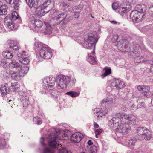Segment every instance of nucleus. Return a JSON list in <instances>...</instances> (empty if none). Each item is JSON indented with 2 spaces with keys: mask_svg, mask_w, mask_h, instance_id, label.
Masks as SVG:
<instances>
[{
  "mask_svg": "<svg viewBox=\"0 0 153 153\" xmlns=\"http://www.w3.org/2000/svg\"><path fill=\"white\" fill-rule=\"evenodd\" d=\"M74 18H77L79 16V13H75L73 15Z\"/></svg>",
  "mask_w": 153,
  "mask_h": 153,
  "instance_id": "0e129e2a",
  "label": "nucleus"
},
{
  "mask_svg": "<svg viewBox=\"0 0 153 153\" xmlns=\"http://www.w3.org/2000/svg\"><path fill=\"white\" fill-rule=\"evenodd\" d=\"M57 79L58 83L57 87L59 89H65L67 85H68V84L67 83H65L61 80H60V79L59 78H58L57 77Z\"/></svg>",
  "mask_w": 153,
  "mask_h": 153,
  "instance_id": "b1692460",
  "label": "nucleus"
},
{
  "mask_svg": "<svg viewBox=\"0 0 153 153\" xmlns=\"http://www.w3.org/2000/svg\"><path fill=\"white\" fill-rule=\"evenodd\" d=\"M43 25V23L42 21L38 19L32 24V26H30V28L34 31L38 32L39 28L42 27Z\"/></svg>",
  "mask_w": 153,
  "mask_h": 153,
  "instance_id": "2eb2a0df",
  "label": "nucleus"
},
{
  "mask_svg": "<svg viewBox=\"0 0 153 153\" xmlns=\"http://www.w3.org/2000/svg\"><path fill=\"white\" fill-rule=\"evenodd\" d=\"M150 70V72L153 74V65L151 67Z\"/></svg>",
  "mask_w": 153,
  "mask_h": 153,
  "instance_id": "774afa93",
  "label": "nucleus"
},
{
  "mask_svg": "<svg viewBox=\"0 0 153 153\" xmlns=\"http://www.w3.org/2000/svg\"><path fill=\"white\" fill-rule=\"evenodd\" d=\"M72 10L74 13H79L81 10V9L78 6H75L73 7Z\"/></svg>",
  "mask_w": 153,
  "mask_h": 153,
  "instance_id": "8fccbe9b",
  "label": "nucleus"
},
{
  "mask_svg": "<svg viewBox=\"0 0 153 153\" xmlns=\"http://www.w3.org/2000/svg\"><path fill=\"white\" fill-rule=\"evenodd\" d=\"M2 55L4 58L8 59H12L13 56L11 52L8 51L3 52Z\"/></svg>",
  "mask_w": 153,
  "mask_h": 153,
  "instance_id": "f704fd0d",
  "label": "nucleus"
},
{
  "mask_svg": "<svg viewBox=\"0 0 153 153\" xmlns=\"http://www.w3.org/2000/svg\"><path fill=\"white\" fill-rule=\"evenodd\" d=\"M111 86L115 87L117 89H120L126 86L124 82L119 79H114L111 84Z\"/></svg>",
  "mask_w": 153,
  "mask_h": 153,
  "instance_id": "ddd939ff",
  "label": "nucleus"
},
{
  "mask_svg": "<svg viewBox=\"0 0 153 153\" xmlns=\"http://www.w3.org/2000/svg\"><path fill=\"white\" fill-rule=\"evenodd\" d=\"M136 9L137 10V11H138L139 13H143L146 10V6L143 4H140L137 5Z\"/></svg>",
  "mask_w": 153,
  "mask_h": 153,
  "instance_id": "c85d7f7f",
  "label": "nucleus"
},
{
  "mask_svg": "<svg viewBox=\"0 0 153 153\" xmlns=\"http://www.w3.org/2000/svg\"><path fill=\"white\" fill-rule=\"evenodd\" d=\"M43 87L45 89L52 90L55 88V79L54 78L50 77L46 78L43 80Z\"/></svg>",
  "mask_w": 153,
  "mask_h": 153,
  "instance_id": "7ed1b4c3",
  "label": "nucleus"
},
{
  "mask_svg": "<svg viewBox=\"0 0 153 153\" xmlns=\"http://www.w3.org/2000/svg\"><path fill=\"white\" fill-rule=\"evenodd\" d=\"M11 76L13 79L19 81L22 76L17 71H13L11 73Z\"/></svg>",
  "mask_w": 153,
  "mask_h": 153,
  "instance_id": "a878e982",
  "label": "nucleus"
},
{
  "mask_svg": "<svg viewBox=\"0 0 153 153\" xmlns=\"http://www.w3.org/2000/svg\"><path fill=\"white\" fill-rule=\"evenodd\" d=\"M39 8L40 10L38 11L37 14L38 15L41 16H44L45 13H47L50 11V9H48V10H45L46 9L42 8V6L41 7H40L39 6L38 9Z\"/></svg>",
  "mask_w": 153,
  "mask_h": 153,
  "instance_id": "72a5a7b5",
  "label": "nucleus"
},
{
  "mask_svg": "<svg viewBox=\"0 0 153 153\" xmlns=\"http://www.w3.org/2000/svg\"><path fill=\"white\" fill-rule=\"evenodd\" d=\"M47 46H45L44 44L40 42H37L34 44V48L37 51H40V49H42L43 48H45Z\"/></svg>",
  "mask_w": 153,
  "mask_h": 153,
  "instance_id": "c756f323",
  "label": "nucleus"
},
{
  "mask_svg": "<svg viewBox=\"0 0 153 153\" xmlns=\"http://www.w3.org/2000/svg\"><path fill=\"white\" fill-rule=\"evenodd\" d=\"M10 85L9 86V89L10 91H14L17 90L19 88V85L18 83L15 82L14 83H10Z\"/></svg>",
  "mask_w": 153,
  "mask_h": 153,
  "instance_id": "c9c22d12",
  "label": "nucleus"
},
{
  "mask_svg": "<svg viewBox=\"0 0 153 153\" xmlns=\"http://www.w3.org/2000/svg\"><path fill=\"white\" fill-rule=\"evenodd\" d=\"M138 11L136 10L132 11L130 14V17L134 21H136L140 18Z\"/></svg>",
  "mask_w": 153,
  "mask_h": 153,
  "instance_id": "393cba45",
  "label": "nucleus"
},
{
  "mask_svg": "<svg viewBox=\"0 0 153 153\" xmlns=\"http://www.w3.org/2000/svg\"><path fill=\"white\" fill-rule=\"evenodd\" d=\"M118 38V36L116 34L114 35L111 38V41L113 42H117Z\"/></svg>",
  "mask_w": 153,
  "mask_h": 153,
  "instance_id": "6e6d98bb",
  "label": "nucleus"
},
{
  "mask_svg": "<svg viewBox=\"0 0 153 153\" xmlns=\"http://www.w3.org/2000/svg\"><path fill=\"white\" fill-rule=\"evenodd\" d=\"M17 55L19 62L22 64L26 65L29 62V60L28 59V56L26 53H21L18 52Z\"/></svg>",
  "mask_w": 153,
  "mask_h": 153,
  "instance_id": "9b49d317",
  "label": "nucleus"
},
{
  "mask_svg": "<svg viewBox=\"0 0 153 153\" xmlns=\"http://www.w3.org/2000/svg\"><path fill=\"white\" fill-rule=\"evenodd\" d=\"M112 7L113 9L114 10H116L119 8H118V4L117 3H114L112 4Z\"/></svg>",
  "mask_w": 153,
  "mask_h": 153,
  "instance_id": "13d9d810",
  "label": "nucleus"
},
{
  "mask_svg": "<svg viewBox=\"0 0 153 153\" xmlns=\"http://www.w3.org/2000/svg\"><path fill=\"white\" fill-rule=\"evenodd\" d=\"M54 12V10H50V13H53V16L55 17H53L51 20L52 24L54 25H57L64 20L66 17V15L64 13L60 14L59 12L56 10Z\"/></svg>",
  "mask_w": 153,
  "mask_h": 153,
  "instance_id": "f03ea898",
  "label": "nucleus"
},
{
  "mask_svg": "<svg viewBox=\"0 0 153 153\" xmlns=\"http://www.w3.org/2000/svg\"><path fill=\"white\" fill-rule=\"evenodd\" d=\"M131 130L130 126L128 123H120V124L115 129L116 134L119 133L123 134H126L128 133Z\"/></svg>",
  "mask_w": 153,
  "mask_h": 153,
  "instance_id": "39448f33",
  "label": "nucleus"
},
{
  "mask_svg": "<svg viewBox=\"0 0 153 153\" xmlns=\"http://www.w3.org/2000/svg\"><path fill=\"white\" fill-rule=\"evenodd\" d=\"M94 127L96 128H97L99 127L98 125L94 121Z\"/></svg>",
  "mask_w": 153,
  "mask_h": 153,
  "instance_id": "69168bd1",
  "label": "nucleus"
},
{
  "mask_svg": "<svg viewBox=\"0 0 153 153\" xmlns=\"http://www.w3.org/2000/svg\"><path fill=\"white\" fill-rule=\"evenodd\" d=\"M136 118H137L135 116L132 114H129L128 121H130V123L134 124L136 122Z\"/></svg>",
  "mask_w": 153,
  "mask_h": 153,
  "instance_id": "a19ab883",
  "label": "nucleus"
},
{
  "mask_svg": "<svg viewBox=\"0 0 153 153\" xmlns=\"http://www.w3.org/2000/svg\"><path fill=\"white\" fill-rule=\"evenodd\" d=\"M39 55L41 57L45 59H49L52 56V53L51 49L47 46L45 48L40 49Z\"/></svg>",
  "mask_w": 153,
  "mask_h": 153,
  "instance_id": "0eeeda50",
  "label": "nucleus"
},
{
  "mask_svg": "<svg viewBox=\"0 0 153 153\" xmlns=\"http://www.w3.org/2000/svg\"><path fill=\"white\" fill-rule=\"evenodd\" d=\"M44 140L43 137L40 138V142L41 144L44 146L42 153H54V151L52 147L50 146H46V144L44 143Z\"/></svg>",
  "mask_w": 153,
  "mask_h": 153,
  "instance_id": "f8f14e48",
  "label": "nucleus"
},
{
  "mask_svg": "<svg viewBox=\"0 0 153 153\" xmlns=\"http://www.w3.org/2000/svg\"><path fill=\"white\" fill-rule=\"evenodd\" d=\"M119 12L120 13H126V10L124 8V7H120L119 8H118Z\"/></svg>",
  "mask_w": 153,
  "mask_h": 153,
  "instance_id": "bf43d9fd",
  "label": "nucleus"
},
{
  "mask_svg": "<svg viewBox=\"0 0 153 153\" xmlns=\"http://www.w3.org/2000/svg\"><path fill=\"white\" fill-rule=\"evenodd\" d=\"M71 140L74 142L79 143L82 138V134L79 132H76L71 137Z\"/></svg>",
  "mask_w": 153,
  "mask_h": 153,
  "instance_id": "f3484780",
  "label": "nucleus"
},
{
  "mask_svg": "<svg viewBox=\"0 0 153 153\" xmlns=\"http://www.w3.org/2000/svg\"><path fill=\"white\" fill-rule=\"evenodd\" d=\"M6 1L10 4H14V8L15 10H19L21 2L20 0H7Z\"/></svg>",
  "mask_w": 153,
  "mask_h": 153,
  "instance_id": "5701e85b",
  "label": "nucleus"
},
{
  "mask_svg": "<svg viewBox=\"0 0 153 153\" xmlns=\"http://www.w3.org/2000/svg\"><path fill=\"white\" fill-rule=\"evenodd\" d=\"M29 19L30 22L33 24L34 22H35V21H36V20L38 19H37V16L36 15L33 14L30 16Z\"/></svg>",
  "mask_w": 153,
  "mask_h": 153,
  "instance_id": "a18cd8bd",
  "label": "nucleus"
},
{
  "mask_svg": "<svg viewBox=\"0 0 153 153\" xmlns=\"http://www.w3.org/2000/svg\"><path fill=\"white\" fill-rule=\"evenodd\" d=\"M102 131V130L101 129H97L95 131V133L99 135L101 133Z\"/></svg>",
  "mask_w": 153,
  "mask_h": 153,
  "instance_id": "e2e57ef3",
  "label": "nucleus"
},
{
  "mask_svg": "<svg viewBox=\"0 0 153 153\" xmlns=\"http://www.w3.org/2000/svg\"><path fill=\"white\" fill-rule=\"evenodd\" d=\"M85 42L83 44V46L88 49H93L91 51L92 54H94V49L95 44L97 42L98 39L97 38V33L95 32L88 33L84 37Z\"/></svg>",
  "mask_w": 153,
  "mask_h": 153,
  "instance_id": "f257e3e1",
  "label": "nucleus"
},
{
  "mask_svg": "<svg viewBox=\"0 0 153 153\" xmlns=\"http://www.w3.org/2000/svg\"><path fill=\"white\" fill-rule=\"evenodd\" d=\"M20 19L18 13L16 11H13L12 13V18L13 20H16Z\"/></svg>",
  "mask_w": 153,
  "mask_h": 153,
  "instance_id": "de8ad7c7",
  "label": "nucleus"
},
{
  "mask_svg": "<svg viewBox=\"0 0 153 153\" xmlns=\"http://www.w3.org/2000/svg\"><path fill=\"white\" fill-rule=\"evenodd\" d=\"M33 122L34 123L38 125H40L42 123V121L40 117H36L33 119Z\"/></svg>",
  "mask_w": 153,
  "mask_h": 153,
  "instance_id": "c03bdc74",
  "label": "nucleus"
},
{
  "mask_svg": "<svg viewBox=\"0 0 153 153\" xmlns=\"http://www.w3.org/2000/svg\"><path fill=\"white\" fill-rule=\"evenodd\" d=\"M20 65L15 60L12 59L11 60V62L9 63V66L10 68L11 69L15 68L17 69L19 66Z\"/></svg>",
  "mask_w": 153,
  "mask_h": 153,
  "instance_id": "7c9ffc66",
  "label": "nucleus"
},
{
  "mask_svg": "<svg viewBox=\"0 0 153 153\" xmlns=\"http://www.w3.org/2000/svg\"><path fill=\"white\" fill-rule=\"evenodd\" d=\"M104 70H105V72L101 75V76L102 78H104L111 73V68H105Z\"/></svg>",
  "mask_w": 153,
  "mask_h": 153,
  "instance_id": "79ce46f5",
  "label": "nucleus"
},
{
  "mask_svg": "<svg viewBox=\"0 0 153 153\" xmlns=\"http://www.w3.org/2000/svg\"><path fill=\"white\" fill-rule=\"evenodd\" d=\"M9 48L13 49L14 50H18L19 49V47L18 44L16 41L14 40H11L9 42Z\"/></svg>",
  "mask_w": 153,
  "mask_h": 153,
  "instance_id": "cd10ccee",
  "label": "nucleus"
},
{
  "mask_svg": "<svg viewBox=\"0 0 153 153\" xmlns=\"http://www.w3.org/2000/svg\"><path fill=\"white\" fill-rule=\"evenodd\" d=\"M46 25V28L44 31V33L45 34H50L52 32V29L51 26L48 24H45Z\"/></svg>",
  "mask_w": 153,
  "mask_h": 153,
  "instance_id": "ea45409f",
  "label": "nucleus"
},
{
  "mask_svg": "<svg viewBox=\"0 0 153 153\" xmlns=\"http://www.w3.org/2000/svg\"><path fill=\"white\" fill-rule=\"evenodd\" d=\"M17 71L22 76H24L28 72L29 68L27 66L22 67L20 65L16 69Z\"/></svg>",
  "mask_w": 153,
  "mask_h": 153,
  "instance_id": "412c9836",
  "label": "nucleus"
},
{
  "mask_svg": "<svg viewBox=\"0 0 153 153\" xmlns=\"http://www.w3.org/2000/svg\"><path fill=\"white\" fill-rule=\"evenodd\" d=\"M27 93L26 92H25L23 94H20L22 96L20 99L22 100V103L24 105V106L25 105V107L28 104V102L29 100V97L27 96Z\"/></svg>",
  "mask_w": 153,
  "mask_h": 153,
  "instance_id": "bb28decb",
  "label": "nucleus"
},
{
  "mask_svg": "<svg viewBox=\"0 0 153 153\" xmlns=\"http://www.w3.org/2000/svg\"><path fill=\"white\" fill-rule=\"evenodd\" d=\"M140 48L139 47L138 45H137L135 48H134L133 53H134L135 54H137L139 55L140 53Z\"/></svg>",
  "mask_w": 153,
  "mask_h": 153,
  "instance_id": "49530a36",
  "label": "nucleus"
},
{
  "mask_svg": "<svg viewBox=\"0 0 153 153\" xmlns=\"http://www.w3.org/2000/svg\"><path fill=\"white\" fill-rule=\"evenodd\" d=\"M142 94L144 96V97H151L153 94L152 92L151 91H143V92H142Z\"/></svg>",
  "mask_w": 153,
  "mask_h": 153,
  "instance_id": "09e8293b",
  "label": "nucleus"
},
{
  "mask_svg": "<svg viewBox=\"0 0 153 153\" xmlns=\"http://www.w3.org/2000/svg\"><path fill=\"white\" fill-rule=\"evenodd\" d=\"M143 87L144 85H140L137 86V88L139 91H143Z\"/></svg>",
  "mask_w": 153,
  "mask_h": 153,
  "instance_id": "052dcab7",
  "label": "nucleus"
},
{
  "mask_svg": "<svg viewBox=\"0 0 153 153\" xmlns=\"http://www.w3.org/2000/svg\"><path fill=\"white\" fill-rule=\"evenodd\" d=\"M68 135L65 132H60V134L58 135H54L53 137H52L50 139H52L53 140H54L56 141L57 139L60 140H67L68 139Z\"/></svg>",
  "mask_w": 153,
  "mask_h": 153,
  "instance_id": "6ab92c4d",
  "label": "nucleus"
},
{
  "mask_svg": "<svg viewBox=\"0 0 153 153\" xmlns=\"http://www.w3.org/2000/svg\"><path fill=\"white\" fill-rule=\"evenodd\" d=\"M51 2H53V1L51 0H48L47 1L44 2L42 5V8H45L48 10V9H50L49 6L51 4Z\"/></svg>",
  "mask_w": 153,
  "mask_h": 153,
  "instance_id": "4c0bfd02",
  "label": "nucleus"
},
{
  "mask_svg": "<svg viewBox=\"0 0 153 153\" xmlns=\"http://www.w3.org/2000/svg\"><path fill=\"white\" fill-rule=\"evenodd\" d=\"M6 145L5 139L1 138L0 139V147H3Z\"/></svg>",
  "mask_w": 153,
  "mask_h": 153,
  "instance_id": "5fc2aeb1",
  "label": "nucleus"
},
{
  "mask_svg": "<svg viewBox=\"0 0 153 153\" xmlns=\"http://www.w3.org/2000/svg\"><path fill=\"white\" fill-rule=\"evenodd\" d=\"M90 53H89L88 54V56L87 58V60L90 64L93 65H96L97 64V62L95 57L91 56Z\"/></svg>",
  "mask_w": 153,
  "mask_h": 153,
  "instance_id": "473e14b6",
  "label": "nucleus"
},
{
  "mask_svg": "<svg viewBox=\"0 0 153 153\" xmlns=\"http://www.w3.org/2000/svg\"><path fill=\"white\" fill-rule=\"evenodd\" d=\"M95 110L96 111V112H94L95 114H96L95 117L96 118H97L98 120L104 117L105 116L108 112V110L102 107L101 110H100V109L98 108H97L95 109Z\"/></svg>",
  "mask_w": 153,
  "mask_h": 153,
  "instance_id": "9d476101",
  "label": "nucleus"
},
{
  "mask_svg": "<svg viewBox=\"0 0 153 153\" xmlns=\"http://www.w3.org/2000/svg\"><path fill=\"white\" fill-rule=\"evenodd\" d=\"M113 117L111 120L108 123L109 126L111 128H113L118 126L121 123L120 121V118L118 116Z\"/></svg>",
  "mask_w": 153,
  "mask_h": 153,
  "instance_id": "4468645a",
  "label": "nucleus"
},
{
  "mask_svg": "<svg viewBox=\"0 0 153 153\" xmlns=\"http://www.w3.org/2000/svg\"><path fill=\"white\" fill-rule=\"evenodd\" d=\"M4 22L5 25L11 30H13L14 28V24L12 20L8 17H6L4 19Z\"/></svg>",
  "mask_w": 153,
  "mask_h": 153,
  "instance_id": "4be33fe9",
  "label": "nucleus"
},
{
  "mask_svg": "<svg viewBox=\"0 0 153 153\" xmlns=\"http://www.w3.org/2000/svg\"><path fill=\"white\" fill-rule=\"evenodd\" d=\"M65 94L70 96L72 97H74L78 96L80 94V93L75 91H71L66 92Z\"/></svg>",
  "mask_w": 153,
  "mask_h": 153,
  "instance_id": "58836bf2",
  "label": "nucleus"
},
{
  "mask_svg": "<svg viewBox=\"0 0 153 153\" xmlns=\"http://www.w3.org/2000/svg\"><path fill=\"white\" fill-rule=\"evenodd\" d=\"M57 77L60 79V80H61L65 83L69 84L70 82V78L68 76L63 75H60L58 76Z\"/></svg>",
  "mask_w": 153,
  "mask_h": 153,
  "instance_id": "2f4dec72",
  "label": "nucleus"
},
{
  "mask_svg": "<svg viewBox=\"0 0 153 153\" xmlns=\"http://www.w3.org/2000/svg\"><path fill=\"white\" fill-rule=\"evenodd\" d=\"M10 85V82L5 84L4 85L1 86L0 89V91L1 96L4 97L6 96L7 94L9 93V86Z\"/></svg>",
  "mask_w": 153,
  "mask_h": 153,
  "instance_id": "dca6fc26",
  "label": "nucleus"
},
{
  "mask_svg": "<svg viewBox=\"0 0 153 153\" xmlns=\"http://www.w3.org/2000/svg\"><path fill=\"white\" fill-rule=\"evenodd\" d=\"M54 140H53L52 138L50 139L49 142V144L53 149L56 148L58 149V153H72L70 151H68L65 148L61 147V144L57 143V142Z\"/></svg>",
  "mask_w": 153,
  "mask_h": 153,
  "instance_id": "423d86ee",
  "label": "nucleus"
},
{
  "mask_svg": "<svg viewBox=\"0 0 153 153\" xmlns=\"http://www.w3.org/2000/svg\"><path fill=\"white\" fill-rule=\"evenodd\" d=\"M116 116H118L120 118L121 122L123 123L128 120L129 114L125 113H118L116 114Z\"/></svg>",
  "mask_w": 153,
  "mask_h": 153,
  "instance_id": "aec40b11",
  "label": "nucleus"
},
{
  "mask_svg": "<svg viewBox=\"0 0 153 153\" xmlns=\"http://www.w3.org/2000/svg\"><path fill=\"white\" fill-rule=\"evenodd\" d=\"M137 132L138 135H141L146 140H149L151 139V133L146 127H138L137 129Z\"/></svg>",
  "mask_w": 153,
  "mask_h": 153,
  "instance_id": "20e7f679",
  "label": "nucleus"
},
{
  "mask_svg": "<svg viewBox=\"0 0 153 153\" xmlns=\"http://www.w3.org/2000/svg\"><path fill=\"white\" fill-rule=\"evenodd\" d=\"M137 102L134 103L133 104L131 107V109L133 110H136L137 108H141L142 106H141V105L139 106L138 105H137Z\"/></svg>",
  "mask_w": 153,
  "mask_h": 153,
  "instance_id": "3c124183",
  "label": "nucleus"
},
{
  "mask_svg": "<svg viewBox=\"0 0 153 153\" xmlns=\"http://www.w3.org/2000/svg\"><path fill=\"white\" fill-rule=\"evenodd\" d=\"M88 144L89 146L93 144V143L91 140H89L88 142Z\"/></svg>",
  "mask_w": 153,
  "mask_h": 153,
  "instance_id": "338daca9",
  "label": "nucleus"
},
{
  "mask_svg": "<svg viewBox=\"0 0 153 153\" xmlns=\"http://www.w3.org/2000/svg\"><path fill=\"white\" fill-rule=\"evenodd\" d=\"M7 5L2 4L0 7V15H6L7 13Z\"/></svg>",
  "mask_w": 153,
  "mask_h": 153,
  "instance_id": "e433bc0d",
  "label": "nucleus"
},
{
  "mask_svg": "<svg viewBox=\"0 0 153 153\" xmlns=\"http://www.w3.org/2000/svg\"><path fill=\"white\" fill-rule=\"evenodd\" d=\"M26 2L31 8L38 9L40 6L38 0H25Z\"/></svg>",
  "mask_w": 153,
  "mask_h": 153,
  "instance_id": "a211bd4d",
  "label": "nucleus"
},
{
  "mask_svg": "<svg viewBox=\"0 0 153 153\" xmlns=\"http://www.w3.org/2000/svg\"><path fill=\"white\" fill-rule=\"evenodd\" d=\"M137 141V140L135 139H131L128 140V146L130 148H131L134 146Z\"/></svg>",
  "mask_w": 153,
  "mask_h": 153,
  "instance_id": "37998d69",
  "label": "nucleus"
},
{
  "mask_svg": "<svg viewBox=\"0 0 153 153\" xmlns=\"http://www.w3.org/2000/svg\"><path fill=\"white\" fill-rule=\"evenodd\" d=\"M137 58H136L135 59V62L137 63L143 62L146 61V59L144 57L140 56V60L137 59Z\"/></svg>",
  "mask_w": 153,
  "mask_h": 153,
  "instance_id": "603ef678",
  "label": "nucleus"
},
{
  "mask_svg": "<svg viewBox=\"0 0 153 153\" xmlns=\"http://www.w3.org/2000/svg\"><path fill=\"white\" fill-rule=\"evenodd\" d=\"M125 9L126 10V12L129 11L131 9V6L129 5H127L126 6V7H124Z\"/></svg>",
  "mask_w": 153,
  "mask_h": 153,
  "instance_id": "680f3d73",
  "label": "nucleus"
},
{
  "mask_svg": "<svg viewBox=\"0 0 153 153\" xmlns=\"http://www.w3.org/2000/svg\"><path fill=\"white\" fill-rule=\"evenodd\" d=\"M58 92L56 91H54L51 92V95L53 98H57L58 97Z\"/></svg>",
  "mask_w": 153,
  "mask_h": 153,
  "instance_id": "864d4df0",
  "label": "nucleus"
},
{
  "mask_svg": "<svg viewBox=\"0 0 153 153\" xmlns=\"http://www.w3.org/2000/svg\"><path fill=\"white\" fill-rule=\"evenodd\" d=\"M128 42L125 40H121L117 43V46L119 50L124 52H128L129 50L127 45Z\"/></svg>",
  "mask_w": 153,
  "mask_h": 153,
  "instance_id": "1a4fd4ad",
  "label": "nucleus"
},
{
  "mask_svg": "<svg viewBox=\"0 0 153 153\" xmlns=\"http://www.w3.org/2000/svg\"><path fill=\"white\" fill-rule=\"evenodd\" d=\"M113 104V99L110 97L104 98L101 102L102 107L108 110L112 108Z\"/></svg>",
  "mask_w": 153,
  "mask_h": 153,
  "instance_id": "6e6552de",
  "label": "nucleus"
},
{
  "mask_svg": "<svg viewBox=\"0 0 153 153\" xmlns=\"http://www.w3.org/2000/svg\"><path fill=\"white\" fill-rule=\"evenodd\" d=\"M143 89V91L148 92L149 91L150 88L149 86L144 85Z\"/></svg>",
  "mask_w": 153,
  "mask_h": 153,
  "instance_id": "4d7b16f0",
  "label": "nucleus"
}]
</instances>
